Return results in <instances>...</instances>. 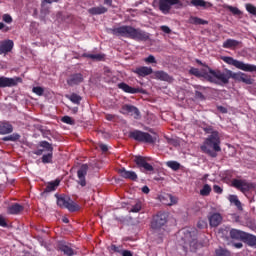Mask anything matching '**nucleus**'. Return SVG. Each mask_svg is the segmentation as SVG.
Masks as SVG:
<instances>
[{
	"instance_id": "nucleus-52",
	"label": "nucleus",
	"mask_w": 256,
	"mask_h": 256,
	"mask_svg": "<svg viewBox=\"0 0 256 256\" xmlns=\"http://www.w3.org/2000/svg\"><path fill=\"white\" fill-rule=\"evenodd\" d=\"M160 29L163 31V33H166V35H171V28L166 25L160 26Z\"/></svg>"
},
{
	"instance_id": "nucleus-37",
	"label": "nucleus",
	"mask_w": 256,
	"mask_h": 256,
	"mask_svg": "<svg viewBox=\"0 0 256 256\" xmlns=\"http://www.w3.org/2000/svg\"><path fill=\"white\" fill-rule=\"evenodd\" d=\"M200 195H202V197H209V195H211V186L209 184H205L200 190Z\"/></svg>"
},
{
	"instance_id": "nucleus-42",
	"label": "nucleus",
	"mask_w": 256,
	"mask_h": 256,
	"mask_svg": "<svg viewBox=\"0 0 256 256\" xmlns=\"http://www.w3.org/2000/svg\"><path fill=\"white\" fill-rule=\"evenodd\" d=\"M246 7V11H248L250 13V15H254V17H256V7L255 5L248 3L245 5Z\"/></svg>"
},
{
	"instance_id": "nucleus-63",
	"label": "nucleus",
	"mask_w": 256,
	"mask_h": 256,
	"mask_svg": "<svg viewBox=\"0 0 256 256\" xmlns=\"http://www.w3.org/2000/svg\"><path fill=\"white\" fill-rule=\"evenodd\" d=\"M122 256H133V253L129 250H123L122 251Z\"/></svg>"
},
{
	"instance_id": "nucleus-10",
	"label": "nucleus",
	"mask_w": 256,
	"mask_h": 256,
	"mask_svg": "<svg viewBox=\"0 0 256 256\" xmlns=\"http://www.w3.org/2000/svg\"><path fill=\"white\" fill-rule=\"evenodd\" d=\"M158 5L160 11L164 15H167L170 13L171 7H173V5H177V9H181L183 7V2L180 0H159Z\"/></svg>"
},
{
	"instance_id": "nucleus-64",
	"label": "nucleus",
	"mask_w": 256,
	"mask_h": 256,
	"mask_svg": "<svg viewBox=\"0 0 256 256\" xmlns=\"http://www.w3.org/2000/svg\"><path fill=\"white\" fill-rule=\"evenodd\" d=\"M217 109L220 111V113H227V108L224 106H217Z\"/></svg>"
},
{
	"instance_id": "nucleus-22",
	"label": "nucleus",
	"mask_w": 256,
	"mask_h": 256,
	"mask_svg": "<svg viewBox=\"0 0 256 256\" xmlns=\"http://www.w3.org/2000/svg\"><path fill=\"white\" fill-rule=\"evenodd\" d=\"M245 231L232 228L229 231L230 238H232L234 241H243L245 237Z\"/></svg>"
},
{
	"instance_id": "nucleus-60",
	"label": "nucleus",
	"mask_w": 256,
	"mask_h": 256,
	"mask_svg": "<svg viewBox=\"0 0 256 256\" xmlns=\"http://www.w3.org/2000/svg\"><path fill=\"white\" fill-rule=\"evenodd\" d=\"M110 251H113L114 253H119V247H117L115 244H112L110 246Z\"/></svg>"
},
{
	"instance_id": "nucleus-48",
	"label": "nucleus",
	"mask_w": 256,
	"mask_h": 256,
	"mask_svg": "<svg viewBox=\"0 0 256 256\" xmlns=\"http://www.w3.org/2000/svg\"><path fill=\"white\" fill-rule=\"evenodd\" d=\"M2 21H4V23H8V24L13 23V18L9 14H4L2 16Z\"/></svg>"
},
{
	"instance_id": "nucleus-2",
	"label": "nucleus",
	"mask_w": 256,
	"mask_h": 256,
	"mask_svg": "<svg viewBox=\"0 0 256 256\" xmlns=\"http://www.w3.org/2000/svg\"><path fill=\"white\" fill-rule=\"evenodd\" d=\"M201 152L206 153L209 157H217V153L221 151V136L219 132L210 134L205 140L203 145L200 146Z\"/></svg>"
},
{
	"instance_id": "nucleus-5",
	"label": "nucleus",
	"mask_w": 256,
	"mask_h": 256,
	"mask_svg": "<svg viewBox=\"0 0 256 256\" xmlns=\"http://www.w3.org/2000/svg\"><path fill=\"white\" fill-rule=\"evenodd\" d=\"M55 197L57 199V205L58 207H61V209H68L70 213L79 211V205L75 203L69 196L55 194Z\"/></svg>"
},
{
	"instance_id": "nucleus-7",
	"label": "nucleus",
	"mask_w": 256,
	"mask_h": 256,
	"mask_svg": "<svg viewBox=\"0 0 256 256\" xmlns=\"http://www.w3.org/2000/svg\"><path fill=\"white\" fill-rule=\"evenodd\" d=\"M168 219H169V214L161 211L158 212L152 218L151 228L154 229V231H159V229H163L165 225H167Z\"/></svg>"
},
{
	"instance_id": "nucleus-32",
	"label": "nucleus",
	"mask_w": 256,
	"mask_h": 256,
	"mask_svg": "<svg viewBox=\"0 0 256 256\" xmlns=\"http://www.w3.org/2000/svg\"><path fill=\"white\" fill-rule=\"evenodd\" d=\"M66 99H69L71 103H74V105H81L82 97L77 93H72L70 95H66Z\"/></svg>"
},
{
	"instance_id": "nucleus-1",
	"label": "nucleus",
	"mask_w": 256,
	"mask_h": 256,
	"mask_svg": "<svg viewBox=\"0 0 256 256\" xmlns=\"http://www.w3.org/2000/svg\"><path fill=\"white\" fill-rule=\"evenodd\" d=\"M112 35L116 37H126V39H133L134 41H149L151 34L145 32L140 28L124 25L111 29Z\"/></svg>"
},
{
	"instance_id": "nucleus-30",
	"label": "nucleus",
	"mask_w": 256,
	"mask_h": 256,
	"mask_svg": "<svg viewBox=\"0 0 256 256\" xmlns=\"http://www.w3.org/2000/svg\"><path fill=\"white\" fill-rule=\"evenodd\" d=\"M155 77L156 79H159V81H167L168 83H171V81H173V77H171L165 71H156Z\"/></svg>"
},
{
	"instance_id": "nucleus-21",
	"label": "nucleus",
	"mask_w": 256,
	"mask_h": 256,
	"mask_svg": "<svg viewBox=\"0 0 256 256\" xmlns=\"http://www.w3.org/2000/svg\"><path fill=\"white\" fill-rule=\"evenodd\" d=\"M118 89H121L122 91H124V93H130L131 95H135L136 93H141V88H133L125 82L119 83Z\"/></svg>"
},
{
	"instance_id": "nucleus-17",
	"label": "nucleus",
	"mask_w": 256,
	"mask_h": 256,
	"mask_svg": "<svg viewBox=\"0 0 256 256\" xmlns=\"http://www.w3.org/2000/svg\"><path fill=\"white\" fill-rule=\"evenodd\" d=\"M122 110L125 113H128V115H131V117H134V119H140L141 118V112L139 111V108L133 106V105H124L122 107Z\"/></svg>"
},
{
	"instance_id": "nucleus-15",
	"label": "nucleus",
	"mask_w": 256,
	"mask_h": 256,
	"mask_svg": "<svg viewBox=\"0 0 256 256\" xmlns=\"http://www.w3.org/2000/svg\"><path fill=\"white\" fill-rule=\"evenodd\" d=\"M87 171H89V166L87 164H83L77 171L78 185H81V187L87 185V180L85 179V177H87Z\"/></svg>"
},
{
	"instance_id": "nucleus-62",
	"label": "nucleus",
	"mask_w": 256,
	"mask_h": 256,
	"mask_svg": "<svg viewBox=\"0 0 256 256\" xmlns=\"http://www.w3.org/2000/svg\"><path fill=\"white\" fill-rule=\"evenodd\" d=\"M105 119L107 121H113V119H115V115H113V114H106L105 115Z\"/></svg>"
},
{
	"instance_id": "nucleus-43",
	"label": "nucleus",
	"mask_w": 256,
	"mask_h": 256,
	"mask_svg": "<svg viewBox=\"0 0 256 256\" xmlns=\"http://www.w3.org/2000/svg\"><path fill=\"white\" fill-rule=\"evenodd\" d=\"M87 57L88 59H93L94 61H103L105 58V56L102 54H88Z\"/></svg>"
},
{
	"instance_id": "nucleus-51",
	"label": "nucleus",
	"mask_w": 256,
	"mask_h": 256,
	"mask_svg": "<svg viewBox=\"0 0 256 256\" xmlns=\"http://www.w3.org/2000/svg\"><path fill=\"white\" fill-rule=\"evenodd\" d=\"M145 63H157L155 56L149 55L147 58L144 59Z\"/></svg>"
},
{
	"instance_id": "nucleus-49",
	"label": "nucleus",
	"mask_w": 256,
	"mask_h": 256,
	"mask_svg": "<svg viewBox=\"0 0 256 256\" xmlns=\"http://www.w3.org/2000/svg\"><path fill=\"white\" fill-rule=\"evenodd\" d=\"M198 229H207V221L205 220H199L197 222Z\"/></svg>"
},
{
	"instance_id": "nucleus-33",
	"label": "nucleus",
	"mask_w": 256,
	"mask_h": 256,
	"mask_svg": "<svg viewBox=\"0 0 256 256\" xmlns=\"http://www.w3.org/2000/svg\"><path fill=\"white\" fill-rule=\"evenodd\" d=\"M189 73L190 75H194V77H198V78L204 77V79H207V75H209V73L201 72L199 68H193V67L190 68Z\"/></svg>"
},
{
	"instance_id": "nucleus-54",
	"label": "nucleus",
	"mask_w": 256,
	"mask_h": 256,
	"mask_svg": "<svg viewBox=\"0 0 256 256\" xmlns=\"http://www.w3.org/2000/svg\"><path fill=\"white\" fill-rule=\"evenodd\" d=\"M213 191H214V193H217L218 195H221V193H223V188H221V186H219V185H214L213 186Z\"/></svg>"
},
{
	"instance_id": "nucleus-45",
	"label": "nucleus",
	"mask_w": 256,
	"mask_h": 256,
	"mask_svg": "<svg viewBox=\"0 0 256 256\" xmlns=\"http://www.w3.org/2000/svg\"><path fill=\"white\" fill-rule=\"evenodd\" d=\"M62 123H66V125H75V120L71 118V116H64L61 119Z\"/></svg>"
},
{
	"instance_id": "nucleus-36",
	"label": "nucleus",
	"mask_w": 256,
	"mask_h": 256,
	"mask_svg": "<svg viewBox=\"0 0 256 256\" xmlns=\"http://www.w3.org/2000/svg\"><path fill=\"white\" fill-rule=\"evenodd\" d=\"M166 165L172 169V171H179V169H181V164L177 161H168Z\"/></svg>"
},
{
	"instance_id": "nucleus-58",
	"label": "nucleus",
	"mask_w": 256,
	"mask_h": 256,
	"mask_svg": "<svg viewBox=\"0 0 256 256\" xmlns=\"http://www.w3.org/2000/svg\"><path fill=\"white\" fill-rule=\"evenodd\" d=\"M142 193H144L145 195H149V192L151 191L149 189V186H143L141 189Z\"/></svg>"
},
{
	"instance_id": "nucleus-9",
	"label": "nucleus",
	"mask_w": 256,
	"mask_h": 256,
	"mask_svg": "<svg viewBox=\"0 0 256 256\" xmlns=\"http://www.w3.org/2000/svg\"><path fill=\"white\" fill-rule=\"evenodd\" d=\"M147 161L148 158L145 156L134 157V163H136L137 168L140 169L142 173H153V171H155V168Z\"/></svg>"
},
{
	"instance_id": "nucleus-44",
	"label": "nucleus",
	"mask_w": 256,
	"mask_h": 256,
	"mask_svg": "<svg viewBox=\"0 0 256 256\" xmlns=\"http://www.w3.org/2000/svg\"><path fill=\"white\" fill-rule=\"evenodd\" d=\"M19 139H21V135L14 133L8 137H5L4 141H19Z\"/></svg>"
},
{
	"instance_id": "nucleus-38",
	"label": "nucleus",
	"mask_w": 256,
	"mask_h": 256,
	"mask_svg": "<svg viewBox=\"0 0 256 256\" xmlns=\"http://www.w3.org/2000/svg\"><path fill=\"white\" fill-rule=\"evenodd\" d=\"M143 209V204L141 201H138L135 203V205H132L131 209L129 210V213H139Z\"/></svg>"
},
{
	"instance_id": "nucleus-31",
	"label": "nucleus",
	"mask_w": 256,
	"mask_h": 256,
	"mask_svg": "<svg viewBox=\"0 0 256 256\" xmlns=\"http://www.w3.org/2000/svg\"><path fill=\"white\" fill-rule=\"evenodd\" d=\"M177 197L171 195V194H166L164 197H162V203L164 205H168V206H171V205H177Z\"/></svg>"
},
{
	"instance_id": "nucleus-24",
	"label": "nucleus",
	"mask_w": 256,
	"mask_h": 256,
	"mask_svg": "<svg viewBox=\"0 0 256 256\" xmlns=\"http://www.w3.org/2000/svg\"><path fill=\"white\" fill-rule=\"evenodd\" d=\"M134 73L138 77H147V75H151L153 73V68L147 66H141L134 70Z\"/></svg>"
},
{
	"instance_id": "nucleus-40",
	"label": "nucleus",
	"mask_w": 256,
	"mask_h": 256,
	"mask_svg": "<svg viewBox=\"0 0 256 256\" xmlns=\"http://www.w3.org/2000/svg\"><path fill=\"white\" fill-rule=\"evenodd\" d=\"M215 253H216V256H231V252L223 248L217 249Z\"/></svg>"
},
{
	"instance_id": "nucleus-23",
	"label": "nucleus",
	"mask_w": 256,
	"mask_h": 256,
	"mask_svg": "<svg viewBox=\"0 0 256 256\" xmlns=\"http://www.w3.org/2000/svg\"><path fill=\"white\" fill-rule=\"evenodd\" d=\"M24 210L25 207L23 205L19 203H14L7 208V213L8 215H19V213H21Z\"/></svg>"
},
{
	"instance_id": "nucleus-53",
	"label": "nucleus",
	"mask_w": 256,
	"mask_h": 256,
	"mask_svg": "<svg viewBox=\"0 0 256 256\" xmlns=\"http://www.w3.org/2000/svg\"><path fill=\"white\" fill-rule=\"evenodd\" d=\"M0 227H8L7 219L3 215H0Z\"/></svg>"
},
{
	"instance_id": "nucleus-34",
	"label": "nucleus",
	"mask_w": 256,
	"mask_h": 256,
	"mask_svg": "<svg viewBox=\"0 0 256 256\" xmlns=\"http://www.w3.org/2000/svg\"><path fill=\"white\" fill-rule=\"evenodd\" d=\"M228 199L232 205H235V207L239 209V211L243 210V206L241 204V201L239 200V197H237V195H230Z\"/></svg>"
},
{
	"instance_id": "nucleus-4",
	"label": "nucleus",
	"mask_w": 256,
	"mask_h": 256,
	"mask_svg": "<svg viewBox=\"0 0 256 256\" xmlns=\"http://www.w3.org/2000/svg\"><path fill=\"white\" fill-rule=\"evenodd\" d=\"M149 132H143L141 130H132L128 133V137L137 141L138 143H146L147 145H155L157 143V139H159V135L157 133L150 130Z\"/></svg>"
},
{
	"instance_id": "nucleus-3",
	"label": "nucleus",
	"mask_w": 256,
	"mask_h": 256,
	"mask_svg": "<svg viewBox=\"0 0 256 256\" xmlns=\"http://www.w3.org/2000/svg\"><path fill=\"white\" fill-rule=\"evenodd\" d=\"M209 75H206L207 81L210 83H223L227 85L229 83V79H233V75L235 72L225 69L223 72L221 70H213L208 67Z\"/></svg>"
},
{
	"instance_id": "nucleus-29",
	"label": "nucleus",
	"mask_w": 256,
	"mask_h": 256,
	"mask_svg": "<svg viewBox=\"0 0 256 256\" xmlns=\"http://www.w3.org/2000/svg\"><path fill=\"white\" fill-rule=\"evenodd\" d=\"M61 184V180L56 179L54 181L48 182L44 193H52V191H57V187Z\"/></svg>"
},
{
	"instance_id": "nucleus-61",
	"label": "nucleus",
	"mask_w": 256,
	"mask_h": 256,
	"mask_svg": "<svg viewBox=\"0 0 256 256\" xmlns=\"http://www.w3.org/2000/svg\"><path fill=\"white\" fill-rule=\"evenodd\" d=\"M4 29V32L7 33L9 31V27L5 26L3 22H0V31Z\"/></svg>"
},
{
	"instance_id": "nucleus-25",
	"label": "nucleus",
	"mask_w": 256,
	"mask_h": 256,
	"mask_svg": "<svg viewBox=\"0 0 256 256\" xmlns=\"http://www.w3.org/2000/svg\"><path fill=\"white\" fill-rule=\"evenodd\" d=\"M242 243L248 245V247H253L256 249V236L251 233H245Z\"/></svg>"
},
{
	"instance_id": "nucleus-56",
	"label": "nucleus",
	"mask_w": 256,
	"mask_h": 256,
	"mask_svg": "<svg viewBox=\"0 0 256 256\" xmlns=\"http://www.w3.org/2000/svg\"><path fill=\"white\" fill-rule=\"evenodd\" d=\"M99 147L102 153H107L109 151V147L106 144H99Z\"/></svg>"
},
{
	"instance_id": "nucleus-8",
	"label": "nucleus",
	"mask_w": 256,
	"mask_h": 256,
	"mask_svg": "<svg viewBox=\"0 0 256 256\" xmlns=\"http://www.w3.org/2000/svg\"><path fill=\"white\" fill-rule=\"evenodd\" d=\"M232 187L245 195V193H249V191H253V189H255V183L249 182L245 179H233Z\"/></svg>"
},
{
	"instance_id": "nucleus-47",
	"label": "nucleus",
	"mask_w": 256,
	"mask_h": 256,
	"mask_svg": "<svg viewBox=\"0 0 256 256\" xmlns=\"http://www.w3.org/2000/svg\"><path fill=\"white\" fill-rule=\"evenodd\" d=\"M203 131L208 135H213V133H219V131L215 130L213 126H206L203 128Z\"/></svg>"
},
{
	"instance_id": "nucleus-35",
	"label": "nucleus",
	"mask_w": 256,
	"mask_h": 256,
	"mask_svg": "<svg viewBox=\"0 0 256 256\" xmlns=\"http://www.w3.org/2000/svg\"><path fill=\"white\" fill-rule=\"evenodd\" d=\"M190 22L193 25H209V21L201 19L199 17H191Z\"/></svg>"
},
{
	"instance_id": "nucleus-39",
	"label": "nucleus",
	"mask_w": 256,
	"mask_h": 256,
	"mask_svg": "<svg viewBox=\"0 0 256 256\" xmlns=\"http://www.w3.org/2000/svg\"><path fill=\"white\" fill-rule=\"evenodd\" d=\"M226 9H228V11H230V13H232V15H243V12H241V10H239V8L237 7H233V6H226Z\"/></svg>"
},
{
	"instance_id": "nucleus-16",
	"label": "nucleus",
	"mask_w": 256,
	"mask_h": 256,
	"mask_svg": "<svg viewBox=\"0 0 256 256\" xmlns=\"http://www.w3.org/2000/svg\"><path fill=\"white\" fill-rule=\"evenodd\" d=\"M208 221L210 227H219L223 223V216L219 212H210L208 214Z\"/></svg>"
},
{
	"instance_id": "nucleus-14",
	"label": "nucleus",
	"mask_w": 256,
	"mask_h": 256,
	"mask_svg": "<svg viewBox=\"0 0 256 256\" xmlns=\"http://www.w3.org/2000/svg\"><path fill=\"white\" fill-rule=\"evenodd\" d=\"M19 81H21V78L15 77V78H9L5 76L0 77V89H5L7 87H17Z\"/></svg>"
},
{
	"instance_id": "nucleus-20",
	"label": "nucleus",
	"mask_w": 256,
	"mask_h": 256,
	"mask_svg": "<svg viewBox=\"0 0 256 256\" xmlns=\"http://www.w3.org/2000/svg\"><path fill=\"white\" fill-rule=\"evenodd\" d=\"M13 40H5L0 43V55H7V53H11L13 51Z\"/></svg>"
},
{
	"instance_id": "nucleus-28",
	"label": "nucleus",
	"mask_w": 256,
	"mask_h": 256,
	"mask_svg": "<svg viewBox=\"0 0 256 256\" xmlns=\"http://www.w3.org/2000/svg\"><path fill=\"white\" fill-rule=\"evenodd\" d=\"M109 11L106 7L104 6H97V7H92L88 9V13L90 15H105Z\"/></svg>"
},
{
	"instance_id": "nucleus-59",
	"label": "nucleus",
	"mask_w": 256,
	"mask_h": 256,
	"mask_svg": "<svg viewBox=\"0 0 256 256\" xmlns=\"http://www.w3.org/2000/svg\"><path fill=\"white\" fill-rule=\"evenodd\" d=\"M235 249H243V243L241 242H235L232 244Z\"/></svg>"
},
{
	"instance_id": "nucleus-46",
	"label": "nucleus",
	"mask_w": 256,
	"mask_h": 256,
	"mask_svg": "<svg viewBox=\"0 0 256 256\" xmlns=\"http://www.w3.org/2000/svg\"><path fill=\"white\" fill-rule=\"evenodd\" d=\"M32 91H33V93H35V95H39V97H41V95H43V93H45V90L41 86L33 87Z\"/></svg>"
},
{
	"instance_id": "nucleus-27",
	"label": "nucleus",
	"mask_w": 256,
	"mask_h": 256,
	"mask_svg": "<svg viewBox=\"0 0 256 256\" xmlns=\"http://www.w3.org/2000/svg\"><path fill=\"white\" fill-rule=\"evenodd\" d=\"M9 133H13V125L9 122L0 123V135H9Z\"/></svg>"
},
{
	"instance_id": "nucleus-11",
	"label": "nucleus",
	"mask_w": 256,
	"mask_h": 256,
	"mask_svg": "<svg viewBox=\"0 0 256 256\" xmlns=\"http://www.w3.org/2000/svg\"><path fill=\"white\" fill-rule=\"evenodd\" d=\"M39 145L48 152L42 156V163H44V165H47V163H53V145L45 140L41 141Z\"/></svg>"
},
{
	"instance_id": "nucleus-55",
	"label": "nucleus",
	"mask_w": 256,
	"mask_h": 256,
	"mask_svg": "<svg viewBox=\"0 0 256 256\" xmlns=\"http://www.w3.org/2000/svg\"><path fill=\"white\" fill-rule=\"evenodd\" d=\"M190 249H191V251H197V240L193 239L190 242Z\"/></svg>"
},
{
	"instance_id": "nucleus-19",
	"label": "nucleus",
	"mask_w": 256,
	"mask_h": 256,
	"mask_svg": "<svg viewBox=\"0 0 256 256\" xmlns=\"http://www.w3.org/2000/svg\"><path fill=\"white\" fill-rule=\"evenodd\" d=\"M118 173L123 179H129L130 181H137L138 179L137 173H135V171H129L125 168H120Z\"/></svg>"
},
{
	"instance_id": "nucleus-57",
	"label": "nucleus",
	"mask_w": 256,
	"mask_h": 256,
	"mask_svg": "<svg viewBox=\"0 0 256 256\" xmlns=\"http://www.w3.org/2000/svg\"><path fill=\"white\" fill-rule=\"evenodd\" d=\"M182 231H183L186 239H189L192 237L191 231L189 229H183Z\"/></svg>"
},
{
	"instance_id": "nucleus-18",
	"label": "nucleus",
	"mask_w": 256,
	"mask_h": 256,
	"mask_svg": "<svg viewBox=\"0 0 256 256\" xmlns=\"http://www.w3.org/2000/svg\"><path fill=\"white\" fill-rule=\"evenodd\" d=\"M233 79L235 81H241L242 83H245L246 85H253V79L251 76L243 73V72H237L233 74Z\"/></svg>"
},
{
	"instance_id": "nucleus-12",
	"label": "nucleus",
	"mask_w": 256,
	"mask_h": 256,
	"mask_svg": "<svg viewBox=\"0 0 256 256\" xmlns=\"http://www.w3.org/2000/svg\"><path fill=\"white\" fill-rule=\"evenodd\" d=\"M56 249L57 251H60V253H63V255H66V256L75 255V250L73 249V246L70 243L63 240L58 241L56 245Z\"/></svg>"
},
{
	"instance_id": "nucleus-13",
	"label": "nucleus",
	"mask_w": 256,
	"mask_h": 256,
	"mask_svg": "<svg viewBox=\"0 0 256 256\" xmlns=\"http://www.w3.org/2000/svg\"><path fill=\"white\" fill-rule=\"evenodd\" d=\"M85 81V77L81 73H72L68 76L66 82L69 87H77Z\"/></svg>"
},
{
	"instance_id": "nucleus-50",
	"label": "nucleus",
	"mask_w": 256,
	"mask_h": 256,
	"mask_svg": "<svg viewBox=\"0 0 256 256\" xmlns=\"http://www.w3.org/2000/svg\"><path fill=\"white\" fill-rule=\"evenodd\" d=\"M194 97L195 99H199V101H205V95H203V93L200 91H195Z\"/></svg>"
},
{
	"instance_id": "nucleus-41",
	"label": "nucleus",
	"mask_w": 256,
	"mask_h": 256,
	"mask_svg": "<svg viewBox=\"0 0 256 256\" xmlns=\"http://www.w3.org/2000/svg\"><path fill=\"white\" fill-rule=\"evenodd\" d=\"M191 5L194 7H207L205 0H191Z\"/></svg>"
},
{
	"instance_id": "nucleus-6",
	"label": "nucleus",
	"mask_w": 256,
	"mask_h": 256,
	"mask_svg": "<svg viewBox=\"0 0 256 256\" xmlns=\"http://www.w3.org/2000/svg\"><path fill=\"white\" fill-rule=\"evenodd\" d=\"M222 61H224V63H227V65H233V67H236V69H240L241 71H246L248 73H255L256 72V66L255 65L245 64L244 62H241L239 60H235L233 57H230V56L222 57Z\"/></svg>"
},
{
	"instance_id": "nucleus-26",
	"label": "nucleus",
	"mask_w": 256,
	"mask_h": 256,
	"mask_svg": "<svg viewBox=\"0 0 256 256\" xmlns=\"http://www.w3.org/2000/svg\"><path fill=\"white\" fill-rule=\"evenodd\" d=\"M239 45H241V41L229 38L223 42L222 47L224 49H237Z\"/></svg>"
}]
</instances>
